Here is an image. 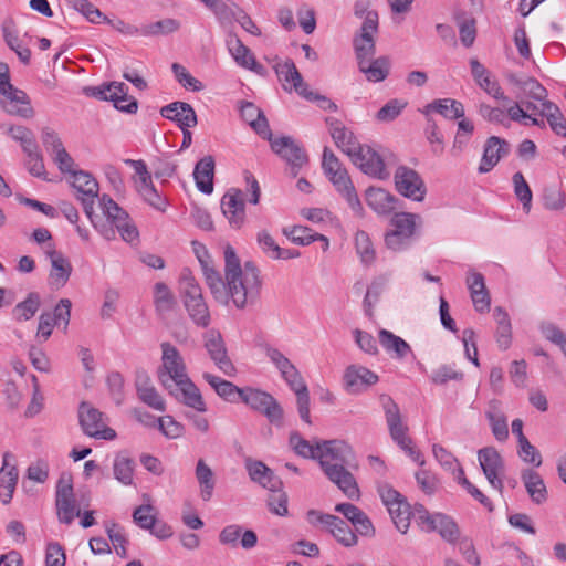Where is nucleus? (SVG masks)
Wrapping results in <instances>:
<instances>
[{"label": "nucleus", "mask_w": 566, "mask_h": 566, "mask_svg": "<svg viewBox=\"0 0 566 566\" xmlns=\"http://www.w3.org/2000/svg\"><path fill=\"white\" fill-rule=\"evenodd\" d=\"M224 275L226 281L222 291L224 301H217L228 305L231 301L237 308H244L253 304L261 292V279L258 268L252 262H245L242 268L240 260L231 245L224 249Z\"/></svg>", "instance_id": "nucleus-1"}, {"label": "nucleus", "mask_w": 566, "mask_h": 566, "mask_svg": "<svg viewBox=\"0 0 566 566\" xmlns=\"http://www.w3.org/2000/svg\"><path fill=\"white\" fill-rule=\"evenodd\" d=\"M379 495L398 531H407L411 518L430 531H453L457 527L449 515L429 513L421 504L411 506L402 494L389 485L379 488Z\"/></svg>", "instance_id": "nucleus-2"}, {"label": "nucleus", "mask_w": 566, "mask_h": 566, "mask_svg": "<svg viewBox=\"0 0 566 566\" xmlns=\"http://www.w3.org/2000/svg\"><path fill=\"white\" fill-rule=\"evenodd\" d=\"M317 455L318 463L327 479L336 484L347 497H358L359 488L349 471V469L356 468L352 448L342 440H327L321 442Z\"/></svg>", "instance_id": "nucleus-3"}, {"label": "nucleus", "mask_w": 566, "mask_h": 566, "mask_svg": "<svg viewBox=\"0 0 566 566\" xmlns=\"http://www.w3.org/2000/svg\"><path fill=\"white\" fill-rule=\"evenodd\" d=\"M265 355L270 361L277 368L282 378L286 381L291 390L296 395L297 411L301 419L311 424L310 415V394L303 377L290 359L277 348L268 346Z\"/></svg>", "instance_id": "nucleus-4"}, {"label": "nucleus", "mask_w": 566, "mask_h": 566, "mask_svg": "<svg viewBox=\"0 0 566 566\" xmlns=\"http://www.w3.org/2000/svg\"><path fill=\"white\" fill-rule=\"evenodd\" d=\"M180 295L184 306L192 323L201 328L210 325L211 315L200 285L189 270H184L180 277Z\"/></svg>", "instance_id": "nucleus-5"}, {"label": "nucleus", "mask_w": 566, "mask_h": 566, "mask_svg": "<svg viewBox=\"0 0 566 566\" xmlns=\"http://www.w3.org/2000/svg\"><path fill=\"white\" fill-rule=\"evenodd\" d=\"M392 230L385 235V243L392 251H402L411 244L416 227L421 218L415 213L399 212L391 218Z\"/></svg>", "instance_id": "nucleus-6"}, {"label": "nucleus", "mask_w": 566, "mask_h": 566, "mask_svg": "<svg viewBox=\"0 0 566 566\" xmlns=\"http://www.w3.org/2000/svg\"><path fill=\"white\" fill-rule=\"evenodd\" d=\"M160 348L161 366L158 369V378L166 389H171L172 384L188 377L186 364L176 346L165 342Z\"/></svg>", "instance_id": "nucleus-7"}, {"label": "nucleus", "mask_w": 566, "mask_h": 566, "mask_svg": "<svg viewBox=\"0 0 566 566\" xmlns=\"http://www.w3.org/2000/svg\"><path fill=\"white\" fill-rule=\"evenodd\" d=\"M70 184L74 197L82 203L85 214L93 222L94 205L99 191L97 180L87 171L75 170L70 175Z\"/></svg>", "instance_id": "nucleus-8"}, {"label": "nucleus", "mask_w": 566, "mask_h": 566, "mask_svg": "<svg viewBox=\"0 0 566 566\" xmlns=\"http://www.w3.org/2000/svg\"><path fill=\"white\" fill-rule=\"evenodd\" d=\"M240 402L264 415L272 423H280L282 421V407L272 395L263 390L252 387L242 388Z\"/></svg>", "instance_id": "nucleus-9"}, {"label": "nucleus", "mask_w": 566, "mask_h": 566, "mask_svg": "<svg viewBox=\"0 0 566 566\" xmlns=\"http://www.w3.org/2000/svg\"><path fill=\"white\" fill-rule=\"evenodd\" d=\"M378 13L368 11L364 18L359 32L353 39V46L357 63L374 57L376 54L375 34L378 31Z\"/></svg>", "instance_id": "nucleus-10"}, {"label": "nucleus", "mask_w": 566, "mask_h": 566, "mask_svg": "<svg viewBox=\"0 0 566 566\" xmlns=\"http://www.w3.org/2000/svg\"><path fill=\"white\" fill-rule=\"evenodd\" d=\"M380 401L391 439L400 449L407 452L413 446V442L408 436V426L402 420L398 405L387 395H382Z\"/></svg>", "instance_id": "nucleus-11"}, {"label": "nucleus", "mask_w": 566, "mask_h": 566, "mask_svg": "<svg viewBox=\"0 0 566 566\" xmlns=\"http://www.w3.org/2000/svg\"><path fill=\"white\" fill-rule=\"evenodd\" d=\"M103 412L91 403L83 401L78 407V420L83 432L95 439L114 440L116 432L106 426Z\"/></svg>", "instance_id": "nucleus-12"}, {"label": "nucleus", "mask_w": 566, "mask_h": 566, "mask_svg": "<svg viewBox=\"0 0 566 566\" xmlns=\"http://www.w3.org/2000/svg\"><path fill=\"white\" fill-rule=\"evenodd\" d=\"M203 347L217 368L228 377L237 375V368L228 355V349L221 333L217 329L207 331L203 336Z\"/></svg>", "instance_id": "nucleus-13"}, {"label": "nucleus", "mask_w": 566, "mask_h": 566, "mask_svg": "<svg viewBox=\"0 0 566 566\" xmlns=\"http://www.w3.org/2000/svg\"><path fill=\"white\" fill-rule=\"evenodd\" d=\"M103 214L116 227L124 241L132 243L138 238L137 228L130 222L128 213L120 208L109 196L99 198Z\"/></svg>", "instance_id": "nucleus-14"}, {"label": "nucleus", "mask_w": 566, "mask_h": 566, "mask_svg": "<svg viewBox=\"0 0 566 566\" xmlns=\"http://www.w3.org/2000/svg\"><path fill=\"white\" fill-rule=\"evenodd\" d=\"M56 511L57 517L64 525H70L80 516V509L75 505L73 494V481L70 474H62L56 484Z\"/></svg>", "instance_id": "nucleus-15"}, {"label": "nucleus", "mask_w": 566, "mask_h": 566, "mask_svg": "<svg viewBox=\"0 0 566 566\" xmlns=\"http://www.w3.org/2000/svg\"><path fill=\"white\" fill-rule=\"evenodd\" d=\"M395 186L397 191L413 201H422L427 189L421 176L412 168L399 166L396 169Z\"/></svg>", "instance_id": "nucleus-16"}, {"label": "nucleus", "mask_w": 566, "mask_h": 566, "mask_svg": "<svg viewBox=\"0 0 566 566\" xmlns=\"http://www.w3.org/2000/svg\"><path fill=\"white\" fill-rule=\"evenodd\" d=\"M226 44L230 55L239 66L261 76L266 74V69L255 60L251 50L232 31L228 32Z\"/></svg>", "instance_id": "nucleus-17"}, {"label": "nucleus", "mask_w": 566, "mask_h": 566, "mask_svg": "<svg viewBox=\"0 0 566 566\" xmlns=\"http://www.w3.org/2000/svg\"><path fill=\"white\" fill-rule=\"evenodd\" d=\"M271 148L290 165L293 177H296L301 167L308 160L305 150L291 137L283 136L272 140Z\"/></svg>", "instance_id": "nucleus-18"}, {"label": "nucleus", "mask_w": 566, "mask_h": 566, "mask_svg": "<svg viewBox=\"0 0 566 566\" xmlns=\"http://www.w3.org/2000/svg\"><path fill=\"white\" fill-rule=\"evenodd\" d=\"M350 159L366 175L381 180L389 178V171L386 169L382 158L369 146L360 145Z\"/></svg>", "instance_id": "nucleus-19"}, {"label": "nucleus", "mask_w": 566, "mask_h": 566, "mask_svg": "<svg viewBox=\"0 0 566 566\" xmlns=\"http://www.w3.org/2000/svg\"><path fill=\"white\" fill-rule=\"evenodd\" d=\"M478 459L490 484L497 491H502L503 482L501 475L504 470V464L499 451L493 447L480 449Z\"/></svg>", "instance_id": "nucleus-20"}, {"label": "nucleus", "mask_w": 566, "mask_h": 566, "mask_svg": "<svg viewBox=\"0 0 566 566\" xmlns=\"http://www.w3.org/2000/svg\"><path fill=\"white\" fill-rule=\"evenodd\" d=\"M0 94L4 97L2 108L9 115L24 119H30L34 116L31 101L24 91L11 85V90H4Z\"/></svg>", "instance_id": "nucleus-21"}, {"label": "nucleus", "mask_w": 566, "mask_h": 566, "mask_svg": "<svg viewBox=\"0 0 566 566\" xmlns=\"http://www.w3.org/2000/svg\"><path fill=\"white\" fill-rule=\"evenodd\" d=\"M168 390L170 395L185 406L192 408L198 412L207 411V405L202 395L189 376L172 384V388Z\"/></svg>", "instance_id": "nucleus-22"}, {"label": "nucleus", "mask_w": 566, "mask_h": 566, "mask_svg": "<svg viewBox=\"0 0 566 566\" xmlns=\"http://www.w3.org/2000/svg\"><path fill=\"white\" fill-rule=\"evenodd\" d=\"M275 72L279 77L284 81V90H294L297 94L308 101L318 98L313 92L308 91L307 84L303 82L302 75L297 71L292 60H287L284 63H279L275 66Z\"/></svg>", "instance_id": "nucleus-23"}, {"label": "nucleus", "mask_w": 566, "mask_h": 566, "mask_svg": "<svg viewBox=\"0 0 566 566\" xmlns=\"http://www.w3.org/2000/svg\"><path fill=\"white\" fill-rule=\"evenodd\" d=\"M221 210L232 228L239 229L245 219L243 193L240 189H229L221 199Z\"/></svg>", "instance_id": "nucleus-24"}, {"label": "nucleus", "mask_w": 566, "mask_h": 566, "mask_svg": "<svg viewBox=\"0 0 566 566\" xmlns=\"http://www.w3.org/2000/svg\"><path fill=\"white\" fill-rule=\"evenodd\" d=\"M378 376L370 369L360 365H350L344 373V387L349 394H359L365 388L375 385Z\"/></svg>", "instance_id": "nucleus-25"}, {"label": "nucleus", "mask_w": 566, "mask_h": 566, "mask_svg": "<svg viewBox=\"0 0 566 566\" xmlns=\"http://www.w3.org/2000/svg\"><path fill=\"white\" fill-rule=\"evenodd\" d=\"M45 254L51 261V271L49 274V283L55 289L63 287L72 273V265L61 252L54 249L53 244H48Z\"/></svg>", "instance_id": "nucleus-26"}, {"label": "nucleus", "mask_w": 566, "mask_h": 566, "mask_svg": "<svg viewBox=\"0 0 566 566\" xmlns=\"http://www.w3.org/2000/svg\"><path fill=\"white\" fill-rule=\"evenodd\" d=\"M326 124L329 128L331 136L335 143V145L349 158H352L355 153L360 147L359 142L354 136L353 132L346 128L340 120L337 118H326Z\"/></svg>", "instance_id": "nucleus-27"}, {"label": "nucleus", "mask_w": 566, "mask_h": 566, "mask_svg": "<svg viewBox=\"0 0 566 566\" xmlns=\"http://www.w3.org/2000/svg\"><path fill=\"white\" fill-rule=\"evenodd\" d=\"M245 469L250 479L269 491H280L282 480L262 461L247 459Z\"/></svg>", "instance_id": "nucleus-28"}, {"label": "nucleus", "mask_w": 566, "mask_h": 566, "mask_svg": "<svg viewBox=\"0 0 566 566\" xmlns=\"http://www.w3.org/2000/svg\"><path fill=\"white\" fill-rule=\"evenodd\" d=\"M14 460L13 454L4 452L2 457V467L0 469V499L3 504H8L14 493L19 472L17 465L11 463Z\"/></svg>", "instance_id": "nucleus-29"}, {"label": "nucleus", "mask_w": 566, "mask_h": 566, "mask_svg": "<svg viewBox=\"0 0 566 566\" xmlns=\"http://www.w3.org/2000/svg\"><path fill=\"white\" fill-rule=\"evenodd\" d=\"M509 151L510 145L505 139L496 136L488 138L479 166V172H489L494 166L497 165L502 157L509 154Z\"/></svg>", "instance_id": "nucleus-30"}, {"label": "nucleus", "mask_w": 566, "mask_h": 566, "mask_svg": "<svg viewBox=\"0 0 566 566\" xmlns=\"http://www.w3.org/2000/svg\"><path fill=\"white\" fill-rule=\"evenodd\" d=\"M2 36L6 44L19 57L20 62L28 65L31 60V51L22 45L17 23L12 17H7L1 23Z\"/></svg>", "instance_id": "nucleus-31"}, {"label": "nucleus", "mask_w": 566, "mask_h": 566, "mask_svg": "<svg viewBox=\"0 0 566 566\" xmlns=\"http://www.w3.org/2000/svg\"><path fill=\"white\" fill-rule=\"evenodd\" d=\"M467 285L473 302L474 308L480 313L490 311L491 298L486 290L484 277L473 270L468 272Z\"/></svg>", "instance_id": "nucleus-32"}, {"label": "nucleus", "mask_w": 566, "mask_h": 566, "mask_svg": "<svg viewBox=\"0 0 566 566\" xmlns=\"http://www.w3.org/2000/svg\"><path fill=\"white\" fill-rule=\"evenodd\" d=\"M332 184L335 186L337 191L346 199L352 210L358 214H363V205L357 196L354 185L345 168H342L337 174H333L328 177Z\"/></svg>", "instance_id": "nucleus-33"}, {"label": "nucleus", "mask_w": 566, "mask_h": 566, "mask_svg": "<svg viewBox=\"0 0 566 566\" xmlns=\"http://www.w3.org/2000/svg\"><path fill=\"white\" fill-rule=\"evenodd\" d=\"M359 72H361L366 80L370 83H380L385 81L391 70V60L389 56L381 55L378 57H370L357 63Z\"/></svg>", "instance_id": "nucleus-34"}, {"label": "nucleus", "mask_w": 566, "mask_h": 566, "mask_svg": "<svg viewBox=\"0 0 566 566\" xmlns=\"http://www.w3.org/2000/svg\"><path fill=\"white\" fill-rule=\"evenodd\" d=\"M163 117L174 120L180 128H190L197 125V115L190 104L174 102L160 109Z\"/></svg>", "instance_id": "nucleus-35"}, {"label": "nucleus", "mask_w": 566, "mask_h": 566, "mask_svg": "<svg viewBox=\"0 0 566 566\" xmlns=\"http://www.w3.org/2000/svg\"><path fill=\"white\" fill-rule=\"evenodd\" d=\"M136 391L138 398L148 407L157 410L165 411L166 403L163 397L158 394L155 386L151 384L149 376L146 373H138L135 380Z\"/></svg>", "instance_id": "nucleus-36"}, {"label": "nucleus", "mask_w": 566, "mask_h": 566, "mask_svg": "<svg viewBox=\"0 0 566 566\" xmlns=\"http://www.w3.org/2000/svg\"><path fill=\"white\" fill-rule=\"evenodd\" d=\"M202 3L212 11L222 28H231L241 11L231 0H203Z\"/></svg>", "instance_id": "nucleus-37"}, {"label": "nucleus", "mask_w": 566, "mask_h": 566, "mask_svg": "<svg viewBox=\"0 0 566 566\" xmlns=\"http://www.w3.org/2000/svg\"><path fill=\"white\" fill-rule=\"evenodd\" d=\"M199 263L201 265L202 273L206 279V283L210 289V292L216 301H224V293L222 280L220 273L212 266L208 252L205 250L202 254L197 252Z\"/></svg>", "instance_id": "nucleus-38"}, {"label": "nucleus", "mask_w": 566, "mask_h": 566, "mask_svg": "<svg viewBox=\"0 0 566 566\" xmlns=\"http://www.w3.org/2000/svg\"><path fill=\"white\" fill-rule=\"evenodd\" d=\"M256 241L261 250L273 260H290L300 256L298 250L281 248L265 230L258 233Z\"/></svg>", "instance_id": "nucleus-39"}, {"label": "nucleus", "mask_w": 566, "mask_h": 566, "mask_svg": "<svg viewBox=\"0 0 566 566\" xmlns=\"http://www.w3.org/2000/svg\"><path fill=\"white\" fill-rule=\"evenodd\" d=\"M202 377L221 399L230 403L240 402L242 388L210 373H205Z\"/></svg>", "instance_id": "nucleus-40"}, {"label": "nucleus", "mask_w": 566, "mask_h": 566, "mask_svg": "<svg viewBox=\"0 0 566 566\" xmlns=\"http://www.w3.org/2000/svg\"><path fill=\"white\" fill-rule=\"evenodd\" d=\"M214 160L212 156L200 159L193 170L197 188L207 195L213 191Z\"/></svg>", "instance_id": "nucleus-41"}, {"label": "nucleus", "mask_w": 566, "mask_h": 566, "mask_svg": "<svg viewBox=\"0 0 566 566\" xmlns=\"http://www.w3.org/2000/svg\"><path fill=\"white\" fill-rule=\"evenodd\" d=\"M367 205L378 214H388L395 209L396 197L382 188L370 187L366 191Z\"/></svg>", "instance_id": "nucleus-42"}, {"label": "nucleus", "mask_w": 566, "mask_h": 566, "mask_svg": "<svg viewBox=\"0 0 566 566\" xmlns=\"http://www.w3.org/2000/svg\"><path fill=\"white\" fill-rule=\"evenodd\" d=\"M195 476L199 484L200 497L206 502L209 501L213 495L216 479L213 471L203 459L197 461Z\"/></svg>", "instance_id": "nucleus-43"}, {"label": "nucleus", "mask_w": 566, "mask_h": 566, "mask_svg": "<svg viewBox=\"0 0 566 566\" xmlns=\"http://www.w3.org/2000/svg\"><path fill=\"white\" fill-rule=\"evenodd\" d=\"M500 405L497 400L490 401L485 416L489 419L495 439L505 441L509 438V428L506 417L501 411Z\"/></svg>", "instance_id": "nucleus-44"}, {"label": "nucleus", "mask_w": 566, "mask_h": 566, "mask_svg": "<svg viewBox=\"0 0 566 566\" xmlns=\"http://www.w3.org/2000/svg\"><path fill=\"white\" fill-rule=\"evenodd\" d=\"M539 115L545 117L551 129L558 136L566 137V118L560 108L552 101L543 103Z\"/></svg>", "instance_id": "nucleus-45"}, {"label": "nucleus", "mask_w": 566, "mask_h": 566, "mask_svg": "<svg viewBox=\"0 0 566 566\" xmlns=\"http://www.w3.org/2000/svg\"><path fill=\"white\" fill-rule=\"evenodd\" d=\"M542 207L551 212H562L566 208V192L557 185H547L541 195Z\"/></svg>", "instance_id": "nucleus-46"}, {"label": "nucleus", "mask_w": 566, "mask_h": 566, "mask_svg": "<svg viewBox=\"0 0 566 566\" xmlns=\"http://www.w3.org/2000/svg\"><path fill=\"white\" fill-rule=\"evenodd\" d=\"M378 338L384 349L392 354L395 358L402 359L411 353V347L405 339L387 329H380Z\"/></svg>", "instance_id": "nucleus-47"}, {"label": "nucleus", "mask_w": 566, "mask_h": 566, "mask_svg": "<svg viewBox=\"0 0 566 566\" xmlns=\"http://www.w3.org/2000/svg\"><path fill=\"white\" fill-rule=\"evenodd\" d=\"M522 480L532 501L541 504L547 499V490L541 475L533 470H524Z\"/></svg>", "instance_id": "nucleus-48"}, {"label": "nucleus", "mask_w": 566, "mask_h": 566, "mask_svg": "<svg viewBox=\"0 0 566 566\" xmlns=\"http://www.w3.org/2000/svg\"><path fill=\"white\" fill-rule=\"evenodd\" d=\"M430 111H434L448 119H457L464 116L462 103L452 98L433 101L424 107L423 113L428 114Z\"/></svg>", "instance_id": "nucleus-49"}, {"label": "nucleus", "mask_w": 566, "mask_h": 566, "mask_svg": "<svg viewBox=\"0 0 566 566\" xmlns=\"http://www.w3.org/2000/svg\"><path fill=\"white\" fill-rule=\"evenodd\" d=\"M135 461L126 452H119L113 461L114 478L124 485H130L134 481Z\"/></svg>", "instance_id": "nucleus-50"}, {"label": "nucleus", "mask_w": 566, "mask_h": 566, "mask_svg": "<svg viewBox=\"0 0 566 566\" xmlns=\"http://www.w3.org/2000/svg\"><path fill=\"white\" fill-rule=\"evenodd\" d=\"M335 510L342 513L352 524L353 526L359 531V528L364 531H368L369 528H374L371 521L369 517L357 506L350 503H342L337 504Z\"/></svg>", "instance_id": "nucleus-51"}, {"label": "nucleus", "mask_w": 566, "mask_h": 566, "mask_svg": "<svg viewBox=\"0 0 566 566\" xmlns=\"http://www.w3.org/2000/svg\"><path fill=\"white\" fill-rule=\"evenodd\" d=\"M41 305L40 295L35 292L28 294L27 298L18 303L13 308V316L18 322H24L31 319Z\"/></svg>", "instance_id": "nucleus-52"}, {"label": "nucleus", "mask_w": 566, "mask_h": 566, "mask_svg": "<svg viewBox=\"0 0 566 566\" xmlns=\"http://www.w3.org/2000/svg\"><path fill=\"white\" fill-rule=\"evenodd\" d=\"M90 91L92 96L102 101L115 102V99H119L128 95V87L122 82H112L98 87H93Z\"/></svg>", "instance_id": "nucleus-53"}, {"label": "nucleus", "mask_w": 566, "mask_h": 566, "mask_svg": "<svg viewBox=\"0 0 566 566\" xmlns=\"http://www.w3.org/2000/svg\"><path fill=\"white\" fill-rule=\"evenodd\" d=\"M507 116L511 120L523 124L525 126L533 125L539 128H545L546 126L545 117H542L541 115L528 114L517 102L513 103L507 108Z\"/></svg>", "instance_id": "nucleus-54"}, {"label": "nucleus", "mask_w": 566, "mask_h": 566, "mask_svg": "<svg viewBox=\"0 0 566 566\" xmlns=\"http://www.w3.org/2000/svg\"><path fill=\"white\" fill-rule=\"evenodd\" d=\"M154 303L156 311L160 314L171 311L175 306V296L163 282H157L154 286Z\"/></svg>", "instance_id": "nucleus-55"}, {"label": "nucleus", "mask_w": 566, "mask_h": 566, "mask_svg": "<svg viewBox=\"0 0 566 566\" xmlns=\"http://www.w3.org/2000/svg\"><path fill=\"white\" fill-rule=\"evenodd\" d=\"M356 252L365 265H370L376 259L374 244L365 231H357L355 234Z\"/></svg>", "instance_id": "nucleus-56"}, {"label": "nucleus", "mask_w": 566, "mask_h": 566, "mask_svg": "<svg viewBox=\"0 0 566 566\" xmlns=\"http://www.w3.org/2000/svg\"><path fill=\"white\" fill-rule=\"evenodd\" d=\"M514 193L521 201L523 210L528 213L532 208L533 193L522 172L517 171L512 177Z\"/></svg>", "instance_id": "nucleus-57"}, {"label": "nucleus", "mask_w": 566, "mask_h": 566, "mask_svg": "<svg viewBox=\"0 0 566 566\" xmlns=\"http://www.w3.org/2000/svg\"><path fill=\"white\" fill-rule=\"evenodd\" d=\"M310 523L315 526L326 527L327 531H344L346 522L338 516L331 514H323L317 511H310L307 514Z\"/></svg>", "instance_id": "nucleus-58"}, {"label": "nucleus", "mask_w": 566, "mask_h": 566, "mask_svg": "<svg viewBox=\"0 0 566 566\" xmlns=\"http://www.w3.org/2000/svg\"><path fill=\"white\" fill-rule=\"evenodd\" d=\"M136 189L139 195L148 202L151 207L157 210L164 211L166 209V200L155 189L151 179L149 181H135Z\"/></svg>", "instance_id": "nucleus-59"}, {"label": "nucleus", "mask_w": 566, "mask_h": 566, "mask_svg": "<svg viewBox=\"0 0 566 566\" xmlns=\"http://www.w3.org/2000/svg\"><path fill=\"white\" fill-rule=\"evenodd\" d=\"M290 444L300 457L317 460L321 443L312 444L310 441L303 439L298 432H292L290 436Z\"/></svg>", "instance_id": "nucleus-60"}, {"label": "nucleus", "mask_w": 566, "mask_h": 566, "mask_svg": "<svg viewBox=\"0 0 566 566\" xmlns=\"http://www.w3.org/2000/svg\"><path fill=\"white\" fill-rule=\"evenodd\" d=\"M180 28L179 21L175 19H164L142 27L143 36L167 35L176 32Z\"/></svg>", "instance_id": "nucleus-61"}, {"label": "nucleus", "mask_w": 566, "mask_h": 566, "mask_svg": "<svg viewBox=\"0 0 566 566\" xmlns=\"http://www.w3.org/2000/svg\"><path fill=\"white\" fill-rule=\"evenodd\" d=\"M283 234L293 243L300 245H308L316 241V233L310 228L303 226H293L283 228Z\"/></svg>", "instance_id": "nucleus-62"}, {"label": "nucleus", "mask_w": 566, "mask_h": 566, "mask_svg": "<svg viewBox=\"0 0 566 566\" xmlns=\"http://www.w3.org/2000/svg\"><path fill=\"white\" fill-rule=\"evenodd\" d=\"M24 153L27 155V167L29 172L34 177L44 180L48 179L43 157L39 151L38 145H34L30 150H25Z\"/></svg>", "instance_id": "nucleus-63"}, {"label": "nucleus", "mask_w": 566, "mask_h": 566, "mask_svg": "<svg viewBox=\"0 0 566 566\" xmlns=\"http://www.w3.org/2000/svg\"><path fill=\"white\" fill-rule=\"evenodd\" d=\"M407 104L408 103L403 99H390L377 112L376 118L379 122H391L400 115V113L406 108Z\"/></svg>", "instance_id": "nucleus-64"}]
</instances>
